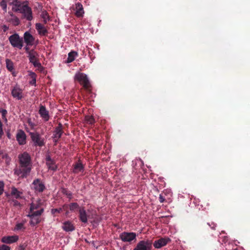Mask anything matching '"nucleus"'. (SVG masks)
I'll return each mask as SVG.
<instances>
[{
  "label": "nucleus",
  "mask_w": 250,
  "mask_h": 250,
  "mask_svg": "<svg viewBox=\"0 0 250 250\" xmlns=\"http://www.w3.org/2000/svg\"><path fill=\"white\" fill-rule=\"evenodd\" d=\"M33 188L36 192H42L45 189L44 184L40 179H36L32 183Z\"/></svg>",
  "instance_id": "6e6552de"
},
{
  "label": "nucleus",
  "mask_w": 250,
  "mask_h": 250,
  "mask_svg": "<svg viewBox=\"0 0 250 250\" xmlns=\"http://www.w3.org/2000/svg\"><path fill=\"white\" fill-rule=\"evenodd\" d=\"M0 6L2 10L5 12H7V3L6 0H2L0 3Z\"/></svg>",
  "instance_id": "2f4dec72"
},
{
  "label": "nucleus",
  "mask_w": 250,
  "mask_h": 250,
  "mask_svg": "<svg viewBox=\"0 0 250 250\" xmlns=\"http://www.w3.org/2000/svg\"><path fill=\"white\" fill-rule=\"evenodd\" d=\"M35 67L38 68H42L41 63L39 62L38 59L35 61H33L31 62Z\"/></svg>",
  "instance_id": "72a5a7b5"
},
{
  "label": "nucleus",
  "mask_w": 250,
  "mask_h": 250,
  "mask_svg": "<svg viewBox=\"0 0 250 250\" xmlns=\"http://www.w3.org/2000/svg\"><path fill=\"white\" fill-rule=\"evenodd\" d=\"M11 94L14 98L18 100H21L23 97L22 90L17 85L11 89Z\"/></svg>",
  "instance_id": "9b49d317"
},
{
  "label": "nucleus",
  "mask_w": 250,
  "mask_h": 250,
  "mask_svg": "<svg viewBox=\"0 0 250 250\" xmlns=\"http://www.w3.org/2000/svg\"><path fill=\"white\" fill-rule=\"evenodd\" d=\"M22 229H24V226H23V223H18L16 225L15 228V230H19Z\"/></svg>",
  "instance_id": "f704fd0d"
},
{
  "label": "nucleus",
  "mask_w": 250,
  "mask_h": 250,
  "mask_svg": "<svg viewBox=\"0 0 250 250\" xmlns=\"http://www.w3.org/2000/svg\"><path fill=\"white\" fill-rule=\"evenodd\" d=\"M21 192L18 191L16 188H12L11 194L13 195H14L16 199L21 198Z\"/></svg>",
  "instance_id": "c85d7f7f"
},
{
  "label": "nucleus",
  "mask_w": 250,
  "mask_h": 250,
  "mask_svg": "<svg viewBox=\"0 0 250 250\" xmlns=\"http://www.w3.org/2000/svg\"><path fill=\"white\" fill-rule=\"evenodd\" d=\"M69 208L70 210L74 211L75 209L78 208H79V206L77 203H72L69 205Z\"/></svg>",
  "instance_id": "7c9ffc66"
},
{
  "label": "nucleus",
  "mask_w": 250,
  "mask_h": 250,
  "mask_svg": "<svg viewBox=\"0 0 250 250\" xmlns=\"http://www.w3.org/2000/svg\"><path fill=\"white\" fill-rule=\"evenodd\" d=\"M36 29L38 32L39 34L42 36H45L48 33L47 30L45 27L40 23L36 24Z\"/></svg>",
  "instance_id": "6ab92c4d"
},
{
  "label": "nucleus",
  "mask_w": 250,
  "mask_h": 250,
  "mask_svg": "<svg viewBox=\"0 0 250 250\" xmlns=\"http://www.w3.org/2000/svg\"><path fill=\"white\" fill-rule=\"evenodd\" d=\"M3 134V131L2 129V124L0 120V138L2 137Z\"/></svg>",
  "instance_id": "ea45409f"
},
{
  "label": "nucleus",
  "mask_w": 250,
  "mask_h": 250,
  "mask_svg": "<svg viewBox=\"0 0 250 250\" xmlns=\"http://www.w3.org/2000/svg\"><path fill=\"white\" fill-rule=\"evenodd\" d=\"M63 132L62 125L61 123H60L58 125V126L55 128L53 134V138L55 143H57L61 138Z\"/></svg>",
  "instance_id": "9d476101"
},
{
  "label": "nucleus",
  "mask_w": 250,
  "mask_h": 250,
  "mask_svg": "<svg viewBox=\"0 0 250 250\" xmlns=\"http://www.w3.org/2000/svg\"><path fill=\"white\" fill-rule=\"evenodd\" d=\"M28 1H24L22 2L16 4V6L12 7V10L15 12H20L22 14V18L28 21H31L33 19L32 10L31 7L28 5Z\"/></svg>",
  "instance_id": "f257e3e1"
},
{
  "label": "nucleus",
  "mask_w": 250,
  "mask_h": 250,
  "mask_svg": "<svg viewBox=\"0 0 250 250\" xmlns=\"http://www.w3.org/2000/svg\"><path fill=\"white\" fill-rule=\"evenodd\" d=\"M38 53L33 49L30 50V51L29 52L28 57L30 62H32L33 61L37 60L38 59Z\"/></svg>",
  "instance_id": "412c9836"
},
{
  "label": "nucleus",
  "mask_w": 250,
  "mask_h": 250,
  "mask_svg": "<svg viewBox=\"0 0 250 250\" xmlns=\"http://www.w3.org/2000/svg\"><path fill=\"white\" fill-rule=\"evenodd\" d=\"M9 21L12 23L14 26H18L20 23V19L17 16L10 18L9 19Z\"/></svg>",
  "instance_id": "cd10ccee"
},
{
  "label": "nucleus",
  "mask_w": 250,
  "mask_h": 250,
  "mask_svg": "<svg viewBox=\"0 0 250 250\" xmlns=\"http://www.w3.org/2000/svg\"><path fill=\"white\" fill-rule=\"evenodd\" d=\"M5 62L6 68L9 71L12 72L14 70V64L13 62L9 59H6Z\"/></svg>",
  "instance_id": "b1692460"
},
{
  "label": "nucleus",
  "mask_w": 250,
  "mask_h": 250,
  "mask_svg": "<svg viewBox=\"0 0 250 250\" xmlns=\"http://www.w3.org/2000/svg\"><path fill=\"white\" fill-rule=\"evenodd\" d=\"M9 41L13 47H17L20 49L22 48L23 43V40L22 38H20L18 34L15 33L11 35L9 37Z\"/></svg>",
  "instance_id": "20e7f679"
},
{
  "label": "nucleus",
  "mask_w": 250,
  "mask_h": 250,
  "mask_svg": "<svg viewBox=\"0 0 250 250\" xmlns=\"http://www.w3.org/2000/svg\"><path fill=\"white\" fill-rule=\"evenodd\" d=\"M16 139L20 145H24L26 143V135L25 133L21 129L18 131L16 135Z\"/></svg>",
  "instance_id": "1a4fd4ad"
},
{
  "label": "nucleus",
  "mask_w": 250,
  "mask_h": 250,
  "mask_svg": "<svg viewBox=\"0 0 250 250\" xmlns=\"http://www.w3.org/2000/svg\"><path fill=\"white\" fill-rule=\"evenodd\" d=\"M73 166L74 169L75 170L80 171L83 170V166L80 160H79L77 162L74 164Z\"/></svg>",
  "instance_id": "393cba45"
},
{
  "label": "nucleus",
  "mask_w": 250,
  "mask_h": 250,
  "mask_svg": "<svg viewBox=\"0 0 250 250\" xmlns=\"http://www.w3.org/2000/svg\"><path fill=\"white\" fill-rule=\"evenodd\" d=\"M20 164L23 172H30L32 168L31 159L27 152L19 154L18 156Z\"/></svg>",
  "instance_id": "f03ea898"
},
{
  "label": "nucleus",
  "mask_w": 250,
  "mask_h": 250,
  "mask_svg": "<svg viewBox=\"0 0 250 250\" xmlns=\"http://www.w3.org/2000/svg\"><path fill=\"white\" fill-rule=\"evenodd\" d=\"M39 114L41 117L45 121H48L49 119V115L48 111H47L45 107L43 105H41L39 109Z\"/></svg>",
  "instance_id": "dca6fc26"
},
{
  "label": "nucleus",
  "mask_w": 250,
  "mask_h": 250,
  "mask_svg": "<svg viewBox=\"0 0 250 250\" xmlns=\"http://www.w3.org/2000/svg\"><path fill=\"white\" fill-rule=\"evenodd\" d=\"M30 217L31 220L30 223L31 225L35 226L38 224H39L41 221L40 217H38V216H29Z\"/></svg>",
  "instance_id": "bb28decb"
},
{
  "label": "nucleus",
  "mask_w": 250,
  "mask_h": 250,
  "mask_svg": "<svg viewBox=\"0 0 250 250\" xmlns=\"http://www.w3.org/2000/svg\"><path fill=\"white\" fill-rule=\"evenodd\" d=\"M169 241H170V239L168 238H161L155 241L153 243V246L156 249H160L166 246Z\"/></svg>",
  "instance_id": "f8f14e48"
},
{
  "label": "nucleus",
  "mask_w": 250,
  "mask_h": 250,
  "mask_svg": "<svg viewBox=\"0 0 250 250\" xmlns=\"http://www.w3.org/2000/svg\"><path fill=\"white\" fill-rule=\"evenodd\" d=\"M88 122H89L90 124H92L93 123H94V120L93 119V118L92 117H90L89 118V120H88Z\"/></svg>",
  "instance_id": "a18cd8bd"
},
{
  "label": "nucleus",
  "mask_w": 250,
  "mask_h": 250,
  "mask_svg": "<svg viewBox=\"0 0 250 250\" xmlns=\"http://www.w3.org/2000/svg\"><path fill=\"white\" fill-rule=\"evenodd\" d=\"M26 246H27V245H25V244L20 245L19 247L18 250H25Z\"/></svg>",
  "instance_id": "79ce46f5"
},
{
  "label": "nucleus",
  "mask_w": 250,
  "mask_h": 250,
  "mask_svg": "<svg viewBox=\"0 0 250 250\" xmlns=\"http://www.w3.org/2000/svg\"><path fill=\"white\" fill-rule=\"evenodd\" d=\"M79 219L83 223H86L87 222V215L84 208H79Z\"/></svg>",
  "instance_id": "aec40b11"
},
{
  "label": "nucleus",
  "mask_w": 250,
  "mask_h": 250,
  "mask_svg": "<svg viewBox=\"0 0 250 250\" xmlns=\"http://www.w3.org/2000/svg\"><path fill=\"white\" fill-rule=\"evenodd\" d=\"M41 17L43 20L44 24H46L47 21L50 20V17L48 13L45 10L42 11L41 14Z\"/></svg>",
  "instance_id": "5701e85b"
},
{
  "label": "nucleus",
  "mask_w": 250,
  "mask_h": 250,
  "mask_svg": "<svg viewBox=\"0 0 250 250\" xmlns=\"http://www.w3.org/2000/svg\"><path fill=\"white\" fill-rule=\"evenodd\" d=\"M19 204L18 202V201H16V202H15V204H16V205H17V204Z\"/></svg>",
  "instance_id": "864d4df0"
},
{
  "label": "nucleus",
  "mask_w": 250,
  "mask_h": 250,
  "mask_svg": "<svg viewBox=\"0 0 250 250\" xmlns=\"http://www.w3.org/2000/svg\"><path fill=\"white\" fill-rule=\"evenodd\" d=\"M23 38L27 45L32 46L34 44L35 38L28 32H25L23 35Z\"/></svg>",
  "instance_id": "4468645a"
},
{
  "label": "nucleus",
  "mask_w": 250,
  "mask_h": 250,
  "mask_svg": "<svg viewBox=\"0 0 250 250\" xmlns=\"http://www.w3.org/2000/svg\"><path fill=\"white\" fill-rule=\"evenodd\" d=\"M140 173V174H141V175H142V179H145L146 178V177H145V173Z\"/></svg>",
  "instance_id": "8fccbe9b"
},
{
  "label": "nucleus",
  "mask_w": 250,
  "mask_h": 250,
  "mask_svg": "<svg viewBox=\"0 0 250 250\" xmlns=\"http://www.w3.org/2000/svg\"><path fill=\"white\" fill-rule=\"evenodd\" d=\"M208 225L212 229H215L216 225L213 222L208 223Z\"/></svg>",
  "instance_id": "58836bf2"
},
{
  "label": "nucleus",
  "mask_w": 250,
  "mask_h": 250,
  "mask_svg": "<svg viewBox=\"0 0 250 250\" xmlns=\"http://www.w3.org/2000/svg\"><path fill=\"white\" fill-rule=\"evenodd\" d=\"M74 79L78 81L85 89H88L90 86V83L87 75L83 73L79 72L75 74Z\"/></svg>",
  "instance_id": "7ed1b4c3"
},
{
  "label": "nucleus",
  "mask_w": 250,
  "mask_h": 250,
  "mask_svg": "<svg viewBox=\"0 0 250 250\" xmlns=\"http://www.w3.org/2000/svg\"><path fill=\"white\" fill-rule=\"evenodd\" d=\"M19 239L17 235L4 236L1 238V242L5 244H12L17 242Z\"/></svg>",
  "instance_id": "2eb2a0df"
},
{
  "label": "nucleus",
  "mask_w": 250,
  "mask_h": 250,
  "mask_svg": "<svg viewBox=\"0 0 250 250\" xmlns=\"http://www.w3.org/2000/svg\"><path fill=\"white\" fill-rule=\"evenodd\" d=\"M2 154V151L0 150V156Z\"/></svg>",
  "instance_id": "603ef678"
},
{
  "label": "nucleus",
  "mask_w": 250,
  "mask_h": 250,
  "mask_svg": "<svg viewBox=\"0 0 250 250\" xmlns=\"http://www.w3.org/2000/svg\"><path fill=\"white\" fill-rule=\"evenodd\" d=\"M75 10V15L78 18L83 17L84 11L83 10V6L80 2H77L75 4V7L74 9Z\"/></svg>",
  "instance_id": "ddd939ff"
},
{
  "label": "nucleus",
  "mask_w": 250,
  "mask_h": 250,
  "mask_svg": "<svg viewBox=\"0 0 250 250\" xmlns=\"http://www.w3.org/2000/svg\"><path fill=\"white\" fill-rule=\"evenodd\" d=\"M35 76H36V74L34 72H32L31 74V77L33 78L34 77H35Z\"/></svg>",
  "instance_id": "3c124183"
},
{
  "label": "nucleus",
  "mask_w": 250,
  "mask_h": 250,
  "mask_svg": "<svg viewBox=\"0 0 250 250\" xmlns=\"http://www.w3.org/2000/svg\"><path fill=\"white\" fill-rule=\"evenodd\" d=\"M120 238L123 242H130L136 240V234L135 232H123L119 235Z\"/></svg>",
  "instance_id": "0eeeda50"
},
{
  "label": "nucleus",
  "mask_w": 250,
  "mask_h": 250,
  "mask_svg": "<svg viewBox=\"0 0 250 250\" xmlns=\"http://www.w3.org/2000/svg\"><path fill=\"white\" fill-rule=\"evenodd\" d=\"M152 241L150 240H143L140 241L133 250H151Z\"/></svg>",
  "instance_id": "423d86ee"
},
{
  "label": "nucleus",
  "mask_w": 250,
  "mask_h": 250,
  "mask_svg": "<svg viewBox=\"0 0 250 250\" xmlns=\"http://www.w3.org/2000/svg\"><path fill=\"white\" fill-rule=\"evenodd\" d=\"M37 208L38 207L37 205L32 204L30 206V211H34L35 209H37Z\"/></svg>",
  "instance_id": "a19ab883"
},
{
  "label": "nucleus",
  "mask_w": 250,
  "mask_h": 250,
  "mask_svg": "<svg viewBox=\"0 0 250 250\" xmlns=\"http://www.w3.org/2000/svg\"><path fill=\"white\" fill-rule=\"evenodd\" d=\"M159 200L160 202L161 203H163L165 201V199L164 197L162 194H160L159 197Z\"/></svg>",
  "instance_id": "37998d69"
},
{
  "label": "nucleus",
  "mask_w": 250,
  "mask_h": 250,
  "mask_svg": "<svg viewBox=\"0 0 250 250\" xmlns=\"http://www.w3.org/2000/svg\"><path fill=\"white\" fill-rule=\"evenodd\" d=\"M62 211H64L65 212V214L66 215H67L68 214H69V211L68 210V208L65 209V210H62Z\"/></svg>",
  "instance_id": "09e8293b"
},
{
  "label": "nucleus",
  "mask_w": 250,
  "mask_h": 250,
  "mask_svg": "<svg viewBox=\"0 0 250 250\" xmlns=\"http://www.w3.org/2000/svg\"><path fill=\"white\" fill-rule=\"evenodd\" d=\"M3 30L4 32H6L8 29V27L6 25H3L2 27Z\"/></svg>",
  "instance_id": "c03bdc74"
},
{
  "label": "nucleus",
  "mask_w": 250,
  "mask_h": 250,
  "mask_svg": "<svg viewBox=\"0 0 250 250\" xmlns=\"http://www.w3.org/2000/svg\"><path fill=\"white\" fill-rule=\"evenodd\" d=\"M8 14L10 16L11 18L15 17L16 16L11 12H9Z\"/></svg>",
  "instance_id": "de8ad7c7"
},
{
  "label": "nucleus",
  "mask_w": 250,
  "mask_h": 250,
  "mask_svg": "<svg viewBox=\"0 0 250 250\" xmlns=\"http://www.w3.org/2000/svg\"><path fill=\"white\" fill-rule=\"evenodd\" d=\"M0 112H1V113L2 119L5 120V121H7V119L6 118V115L7 113V110L4 109H1L0 110Z\"/></svg>",
  "instance_id": "473e14b6"
},
{
  "label": "nucleus",
  "mask_w": 250,
  "mask_h": 250,
  "mask_svg": "<svg viewBox=\"0 0 250 250\" xmlns=\"http://www.w3.org/2000/svg\"><path fill=\"white\" fill-rule=\"evenodd\" d=\"M30 136L35 146L42 147L45 145V140L38 132H30Z\"/></svg>",
  "instance_id": "39448f33"
},
{
  "label": "nucleus",
  "mask_w": 250,
  "mask_h": 250,
  "mask_svg": "<svg viewBox=\"0 0 250 250\" xmlns=\"http://www.w3.org/2000/svg\"><path fill=\"white\" fill-rule=\"evenodd\" d=\"M27 123L32 128H33L36 126V125L31 121V119H28Z\"/></svg>",
  "instance_id": "4c0bfd02"
},
{
  "label": "nucleus",
  "mask_w": 250,
  "mask_h": 250,
  "mask_svg": "<svg viewBox=\"0 0 250 250\" xmlns=\"http://www.w3.org/2000/svg\"><path fill=\"white\" fill-rule=\"evenodd\" d=\"M25 50L26 51V53H27L28 54H29V52L30 51V50H29V48L27 46H26L25 48Z\"/></svg>",
  "instance_id": "49530a36"
},
{
  "label": "nucleus",
  "mask_w": 250,
  "mask_h": 250,
  "mask_svg": "<svg viewBox=\"0 0 250 250\" xmlns=\"http://www.w3.org/2000/svg\"><path fill=\"white\" fill-rule=\"evenodd\" d=\"M45 160L46 165L48 166L49 169L51 170H55L57 167L50 155H47L46 156Z\"/></svg>",
  "instance_id": "a211bd4d"
},
{
  "label": "nucleus",
  "mask_w": 250,
  "mask_h": 250,
  "mask_svg": "<svg viewBox=\"0 0 250 250\" xmlns=\"http://www.w3.org/2000/svg\"><path fill=\"white\" fill-rule=\"evenodd\" d=\"M68 208L67 205H64L62 208H53L51 210V212L52 214H55L56 213H60L62 211V210H65Z\"/></svg>",
  "instance_id": "c756f323"
},
{
  "label": "nucleus",
  "mask_w": 250,
  "mask_h": 250,
  "mask_svg": "<svg viewBox=\"0 0 250 250\" xmlns=\"http://www.w3.org/2000/svg\"><path fill=\"white\" fill-rule=\"evenodd\" d=\"M78 55V54L77 52L74 51H71L68 53L66 62L70 63L73 62L75 60V57L77 56Z\"/></svg>",
  "instance_id": "4be33fe9"
},
{
  "label": "nucleus",
  "mask_w": 250,
  "mask_h": 250,
  "mask_svg": "<svg viewBox=\"0 0 250 250\" xmlns=\"http://www.w3.org/2000/svg\"><path fill=\"white\" fill-rule=\"evenodd\" d=\"M0 250H10V247L3 244L1 246H0Z\"/></svg>",
  "instance_id": "c9c22d12"
},
{
  "label": "nucleus",
  "mask_w": 250,
  "mask_h": 250,
  "mask_svg": "<svg viewBox=\"0 0 250 250\" xmlns=\"http://www.w3.org/2000/svg\"><path fill=\"white\" fill-rule=\"evenodd\" d=\"M43 211V209L41 208L38 210H34L32 211H30V213L28 215V216H38V217H40Z\"/></svg>",
  "instance_id": "a878e982"
},
{
  "label": "nucleus",
  "mask_w": 250,
  "mask_h": 250,
  "mask_svg": "<svg viewBox=\"0 0 250 250\" xmlns=\"http://www.w3.org/2000/svg\"><path fill=\"white\" fill-rule=\"evenodd\" d=\"M4 190V183L2 181H0V195H1Z\"/></svg>",
  "instance_id": "e433bc0d"
},
{
  "label": "nucleus",
  "mask_w": 250,
  "mask_h": 250,
  "mask_svg": "<svg viewBox=\"0 0 250 250\" xmlns=\"http://www.w3.org/2000/svg\"><path fill=\"white\" fill-rule=\"evenodd\" d=\"M62 229L66 232L72 231L75 227L72 223L69 221H65L62 223Z\"/></svg>",
  "instance_id": "f3484780"
}]
</instances>
